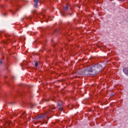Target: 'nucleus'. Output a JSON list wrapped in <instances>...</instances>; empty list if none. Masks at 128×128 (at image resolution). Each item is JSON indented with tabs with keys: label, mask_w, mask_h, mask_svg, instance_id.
Returning <instances> with one entry per match:
<instances>
[{
	"label": "nucleus",
	"mask_w": 128,
	"mask_h": 128,
	"mask_svg": "<svg viewBox=\"0 0 128 128\" xmlns=\"http://www.w3.org/2000/svg\"><path fill=\"white\" fill-rule=\"evenodd\" d=\"M100 70H102V66L100 64L92 66L90 68L82 70L80 76H96L98 72H100Z\"/></svg>",
	"instance_id": "nucleus-1"
},
{
	"label": "nucleus",
	"mask_w": 128,
	"mask_h": 128,
	"mask_svg": "<svg viewBox=\"0 0 128 128\" xmlns=\"http://www.w3.org/2000/svg\"><path fill=\"white\" fill-rule=\"evenodd\" d=\"M35 66H38V62H35Z\"/></svg>",
	"instance_id": "nucleus-9"
},
{
	"label": "nucleus",
	"mask_w": 128,
	"mask_h": 128,
	"mask_svg": "<svg viewBox=\"0 0 128 128\" xmlns=\"http://www.w3.org/2000/svg\"><path fill=\"white\" fill-rule=\"evenodd\" d=\"M123 72L127 76H128V68H123Z\"/></svg>",
	"instance_id": "nucleus-4"
},
{
	"label": "nucleus",
	"mask_w": 128,
	"mask_h": 128,
	"mask_svg": "<svg viewBox=\"0 0 128 128\" xmlns=\"http://www.w3.org/2000/svg\"><path fill=\"white\" fill-rule=\"evenodd\" d=\"M58 106H60V108H58L59 110H60V112H62L64 110V109L60 107L62 106V104H60V103H58Z\"/></svg>",
	"instance_id": "nucleus-5"
},
{
	"label": "nucleus",
	"mask_w": 128,
	"mask_h": 128,
	"mask_svg": "<svg viewBox=\"0 0 128 128\" xmlns=\"http://www.w3.org/2000/svg\"><path fill=\"white\" fill-rule=\"evenodd\" d=\"M110 1L112 0H110Z\"/></svg>",
	"instance_id": "nucleus-34"
},
{
	"label": "nucleus",
	"mask_w": 128,
	"mask_h": 128,
	"mask_svg": "<svg viewBox=\"0 0 128 128\" xmlns=\"http://www.w3.org/2000/svg\"><path fill=\"white\" fill-rule=\"evenodd\" d=\"M0 8H4V5H0Z\"/></svg>",
	"instance_id": "nucleus-12"
},
{
	"label": "nucleus",
	"mask_w": 128,
	"mask_h": 128,
	"mask_svg": "<svg viewBox=\"0 0 128 128\" xmlns=\"http://www.w3.org/2000/svg\"><path fill=\"white\" fill-rule=\"evenodd\" d=\"M7 124L8 126H12V122L10 121H8L7 122Z\"/></svg>",
	"instance_id": "nucleus-7"
},
{
	"label": "nucleus",
	"mask_w": 128,
	"mask_h": 128,
	"mask_svg": "<svg viewBox=\"0 0 128 128\" xmlns=\"http://www.w3.org/2000/svg\"><path fill=\"white\" fill-rule=\"evenodd\" d=\"M53 46H56V44H54Z\"/></svg>",
	"instance_id": "nucleus-21"
},
{
	"label": "nucleus",
	"mask_w": 128,
	"mask_h": 128,
	"mask_svg": "<svg viewBox=\"0 0 128 128\" xmlns=\"http://www.w3.org/2000/svg\"><path fill=\"white\" fill-rule=\"evenodd\" d=\"M80 96H84V94H81Z\"/></svg>",
	"instance_id": "nucleus-23"
},
{
	"label": "nucleus",
	"mask_w": 128,
	"mask_h": 128,
	"mask_svg": "<svg viewBox=\"0 0 128 128\" xmlns=\"http://www.w3.org/2000/svg\"><path fill=\"white\" fill-rule=\"evenodd\" d=\"M98 48H100V46H98Z\"/></svg>",
	"instance_id": "nucleus-27"
},
{
	"label": "nucleus",
	"mask_w": 128,
	"mask_h": 128,
	"mask_svg": "<svg viewBox=\"0 0 128 128\" xmlns=\"http://www.w3.org/2000/svg\"><path fill=\"white\" fill-rule=\"evenodd\" d=\"M56 32H57L58 34H60V30H56Z\"/></svg>",
	"instance_id": "nucleus-13"
},
{
	"label": "nucleus",
	"mask_w": 128,
	"mask_h": 128,
	"mask_svg": "<svg viewBox=\"0 0 128 128\" xmlns=\"http://www.w3.org/2000/svg\"><path fill=\"white\" fill-rule=\"evenodd\" d=\"M11 12H12V14H14V12H12V11H11Z\"/></svg>",
	"instance_id": "nucleus-28"
},
{
	"label": "nucleus",
	"mask_w": 128,
	"mask_h": 128,
	"mask_svg": "<svg viewBox=\"0 0 128 128\" xmlns=\"http://www.w3.org/2000/svg\"><path fill=\"white\" fill-rule=\"evenodd\" d=\"M64 12H61L62 16H64Z\"/></svg>",
	"instance_id": "nucleus-16"
},
{
	"label": "nucleus",
	"mask_w": 128,
	"mask_h": 128,
	"mask_svg": "<svg viewBox=\"0 0 128 128\" xmlns=\"http://www.w3.org/2000/svg\"><path fill=\"white\" fill-rule=\"evenodd\" d=\"M68 6L66 5V6L64 7V12H68Z\"/></svg>",
	"instance_id": "nucleus-6"
},
{
	"label": "nucleus",
	"mask_w": 128,
	"mask_h": 128,
	"mask_svg": "<svg viewBox=\"0 0 128 128\" xmlns=\"http://www.w3.org/2000/svg\"><path fill=\"white\" fill-rule=\"evenodd\" d=\"M103 47H104V48H106V46H103Z\"/></svg>",
	"instance_id": "nucleus-29"
},
{
	"label": "nucleus",
	"mask_w": 128,
	"mask_h": 128,
	"mask_svg": "<svg viewBox=\"0 0 128 128\" xmlns=\"http://www.w3.org/2000/svg\"><path fill=\"white\" fill-rule=\"evenodd\" d=\"M28 18L29 20H30V17H27V18Z\"/></svg>",
	"instance_id": "nucleus-20"
},
{
	"label": "nucleus",
	"mask_w": 128,
	"mask_h": 128,
	"mask_svg": "<svg viewBox=\"0 0 128 128\" xmlns=\"http://www.w3.org/2000/svg\"><path fill=\"white\" fill-rule=\"evenodd\" d=\"M112 4H113L114 6H115V4H116V2L112 3Z\"/></svg>",
	"instance_id": "nucleus-18"
},
{
	"label": "nucleus",
	"mask_w": 128,
	"mask_h": 128,
	"mask_svg": "<svg viewBox=\"0 0 128 128\" xmlns=\"http://www.w3.org/2000/svg\"><path fill=\"white\" fill-rule=\"evenodd\" d=\"M0 34H2V32H0Z\"/></svg>",
	"instance_id": "nucleus-30"
},
{
	"label": "nucleus",
	"mask_w": 128,
	"mask_h": 128,
	"mask_svg": "<svg viewBox=\"0 0 128 128\" xmlns=\"http://www.w3.org/2000/svg\"><path fill=\"white\" fill-rule=\"evenodd\" d=\"M30 108H34V105L33 104H30Z\"/></svg>",
	"instance_id": "nucleus-10"
},
{
	"label": "nucleus",
	"mask_w": 128,
	"mask_h": 128,
	"mask_svg": "<svg viewBox=\"0 0 128 128\" xmlns=\"http://www.w3.org/2000/svg\"><path fill=\"white\" fill-rule=\"evenodd\" d=\"M24 20V18H22L21 19V21L22 22V20Z\"/></svg>",
	"instance_id": "nucleus-19"
},
{
	"label": "nucleus",
	"mask_w": 128,
	"mask_h": 128,
	"mask_svg": "<svg viewBox=\"0 0 128 128\" xmlns=\"http://www.w3.org/2000/svg\"><path fill=\"white\" fill-rule=\"evenodd\" d=\"M0 64H2V62L1 60H0Z\"/></svg>",
	"instance_id": "nucleus-17"
},
{
	"label": "nucleus",
	"mask_w": 128,
	"mask_h": 128,
	"mask_svg": "<svg viewBox=\"0 0 128 128\" xmlns=\"http://www.w3.org/2000/svg\"><path fill=\"white\" fill-rule=\"evenodd\" d=\"M84 58L82 60H80L81 62H84Z\"/></svg>",
	"instance_id": "nucleus-14"
},
{
	"label": "nucleus",
	"mask_w": 128,
	"mask_h": 128,
	"mask_svg": "<svg viewBox=\"0 0 128 128\" xmlns=\"http://www.w3.org/2000/svg\"><path fill=\"white\" fill-rule=\"evenodd\" d=\"M16 2V1H12V4H14V2Z\"/></svg>",
	"instance_id": "nucleus-15"
},
{
	"label": "nucleus",
	"mask_w": 128,
	"mask_h": 128,
	"mask_svg": "<svg viewBox=\"0 0 128 128\" xmlns=\"http://www.w3.org/2000/svg\"><path fill=\"white\" fill-rule=\"evenodd\" d=\"M82 30H81V32L82 31Z\"/></svg>",
	"instance_id": "nucleus-35"
},
{
	"label": "nucleus",
	"mask_w": 128,
	"mask_h": 128,
	"mask_svg": "<svg viewBox=\"0 0 128 128\" xmlns=\"http://www.w3.org/2000/svg\"><path fill=\"white\" fill-rule=\"evenodd\" d=\"M6 13L4 14V16H6Z\"/></svg>",
	"instance_id": "nucleus-24"
},
{
	"label": "nucleus",
	"mask_w": 128,
	"mask_h": 128,
	"mask_svg": "<svg viewBox=\"0 0 128 128\" xmlns=\"http://www.w3.org/2000/svg\"><path fill=\"white\" fill-rule=\"evenodd\" d=\"M16 6H18V4H16Z\"/></svg>",
	"instance_id": "nucleus-25"
},
{
	"label": "nucleus",
	"mask_w": 128,
	"mask_h": 128,
	"mask_svg": "<svg viewBox=\"0 0 128 128\" xmlns=\"http://www.w3.org/2000/svg\"><path fill=\"white\" fill-rule=\"evenodd\" d=\"M70 16H72V14H70Z\"/></svg>",
	"instance_id": "nucleus-33"
},
{
	"label": "nucleus",
	"mask_w": 128,
	"mask_h": 128,
	"mask_svg": "<svg viewBox=\"0 0 128 128\" xmlns=\"http://www.w3.org/2000/svg\"><path fill=\"white\" fill-rule=\"evenodd\" d=\"M46 118L45 114H41L36 117V120H44Z\"/></svg>",
	"instance_id": "nucleus-2"
},
{
	"label": "nucleus",
	"mask_w": 128,
	"mask_h": 128,
	"mask_svg": "<svg viewBox=\"0 0 128 128\" xmlns=\"http://www.w3.org/2000/svg\"><path fill=\"white\" fill-rule=\"evenodd\" d=\"M18 94H19L20 96H24V92H18Z\"/></svg>",
	"instance_id": "nucleus-8"
},
{
	"label": "nucleus",
	"mask_w": 128,
	"mask_h": 128,
	"mask_svg": "<svg viewBox=\"0 0 128 128\" xmlns=\"http://www.w3.org/2000/svg\"><path fill=\"white\" fill-rule=\"evenodd\" d=\"M81 50H82V48H81Z\"/></svg>",
	"instance_id": "nucleus-36"
},
{
	"label": "nucleus",
	"mask_w": 128,
	"mask_h": 128,
	"mask_svg": "<svg viewBox=\"0 0 128 128\" xmlns=\"http://www.w3.org/2000/svg\"><path fill=\"white\" fill-rule=\"evenodd\" d=\"M56 108H52V110H55Z\"/></svg>",
	"instance_id": "nucleus-26"
},
{
	"label": "nucleus",
	"mask_w": 128,
	"mask_h": 128,
	"mask_svg": "<svg viewBox=\"0 0 128 128\" xmlns=\"http://www.w3.org/2000/svg\"><path fill=\"white\" fill-rule=\"evenodd\" d=\"M112 96H114V94H112Z\"/></svg>",
	"instance_id": "nucleus-31"
},
{
	"label": "nucleus",
	"mask_w": 128,
	"mask_h": 128,
	"mask_svg": "<svg viewBox=\"0 0 128 128\" xmlns=\"http://www.w3.org/2000/svg\"><path fill=\"white\" fill-rule=\"evenodd\" d=\"M81 64V68L82 66V68H84L86 66V65H84V64Z\"/></svg>",
	"instance_id": "nucleus-11"
},
{
	"label": "nucleus",
	"mask_w": 128,
	"mask_h": 128,
	"mask_svg": "<svg viewBox=\"0 0 128 128\" xmlns=\"http://www.w3.org/2000/svg\"><path fill=\"white\" fill-rule=\"evenodd\" d=\"M34 8H38V2H40V0H34Z\"/></svg>",
	"instance_id": "nucleus-3"
},
{
	"label": "nucleus",
	"mask_w": 128,
	"mask_h": 128,
	"mask_svg": "<svg viewBox=\"0 0 128 128\" xmlns=\"http://www.w3.org/2000/svg\"><path fill=\"white\" fill-rule=\"evenodd\" d=\"M82 11H81V14H82Z\"/></svg>",
	"instance_id": "nucleus-32"
},
{
	"label": "nucleus",
	"mask_w": 128,
	"mask_h": 128,
	"mask_svg": "<svg viewBox=\"0 0 128 128\" xmlns=\"http://www.w3.org/2000/svg\"><path fill=\"white\" fill-rule=\"evenodd\" d=\"M33 14H36V12H33Z\"/></svg>",
	"instance_id": "nucleus-22"
}]
</instances>
